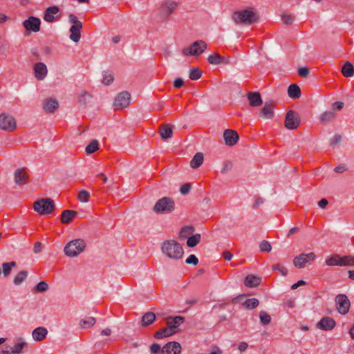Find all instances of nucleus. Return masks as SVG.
Wrapping results in <instances>:
<instances>
[{
  "label": "nucleus",
  "mask_w": 354,
  "mask_h": 354,
  "mask_svg": "<svg viewBox=\"0 0 354 354\" xmlns=\"http://www.w3.org/2000/svg\"><path fill=\"white\" fill-rule=\"evenodd\" d=\"M162 254L172 262L183 259L184 249L182 245L174 239L165 240L160 244Z\"/></svg>",
  "instance_id": "nucleus-1"
},
{
  "label": "nucleus",
  "mask_w": 354,
  "mask_h": 354,
  "mask_svg": "<svg viewBox=\"0 0 354 354\" xmlns=\"http://www.w3.org/2000/svg\"><path fill=\"white\" fill-rule=\"evenodd\" d=\"M232 20L238 24L251 25L259 19L258 13L252 8L236 11L232 15Z\"/></svg>",
  "instance_id": "nucleus-2"
},
{
  "label": "nucleus",
  "mask_w": 354,
  "mask_h": 354,
  "mask_svg": "<svg viewBox=\"0 0 354 354\" xmlns=\"http://www.w3.org/2000/svg\"><path fill=\"white\" fill-rule=\"evenodd\" d=\"M86 248V243L82 239H75L69 243L64 248V253L66 256L75 257L82 253Z\"/></svg>",
  "instance_id": "nucleus-3"
},
{
  "label": "nucleus",
  "mask_w": 354,
  "mask_h": 354,
  "mask_svg": "<svg viewBox=\"0 0 354 354\" xmlns=\"http://www.w3.org/2000/svg\"><path fill=\"white\" fill-rule=\"evenodd\" d=\"M207 48V44L203 40H197L191 45L182 49V53L185 57L201 55Z\"/></svg>",
  "instance_id": "nucleus-4"
},
{
  "label": "nucleus",
  "mask_w": 354,
  "mask_h": 354,
  "mask_svg": "<svg viewBox=\"0 0 354 354\" xmlns=\"http://www.w3.org/2000/svg\"><path fill=\"white\" fill-rule=\"evenodd\" d=\"M34 210L41 215L53 212L55 208L54 201L50 198L38 200L34 203Z\"/></svg>",
  "instance_id": "nucleus-5"
},
{
  "label": "nucleus",
  "mask_w": 354,
  "mask_h": 354,
  "mask_svg": "<svg viewBox=\"0 0 354 354\" xmlns=\"http://www.w3.org/2000/svg\"><path fill=\"white\" fill-rule=\"evenodd\" d=\"M174 210V202L171 198L159 199L153 207V211L159 214H167Z\"/></svg>",
  "instance_id": "nucleus-6"
},
{
  "label": "nucleus",
  "mask_w": 354,
  "mask_h": 354,
  "mask_svg": "<svg viewBox=\"0 0 354 354\" xmlns=\"http://www.w3.org/2000/svg\"><path fill=\"white\" fill-rule=\"evenodd\" d=\"M315 259L316 254L314 252L301 253L294 258L293 265L297 268H303L310 265Z\"/></svg>",
  "instance_id": "nucleus-7"
},
{
  "label": "nucleus",
  "mask_w": 354,
  "mask_h": 354,
  "mask_svg": "<svg viewBox=\"0 0 354 354\" xmlns=\"http://www.w3.org/2000/svg\"><path fill=\"white\" fill-rule=\"evenodd\" d=\"M300 124V115L299 114L293 111L290 110L287 112L286 115V119L284 122V125L286 128L290 130H294L297 129V127Z\"/></svg>",
  "instance_id": "nucleus-8"
},
{
  "label": "nucleus",
  "mask_w": 354,
  "mask_h": 354,
  "mask_svg": "<svg viewBox=\"0 0 354 354\" xmlns=\"http://www.w3.org/2000/svg\"><path fill=\"white\" fill-rule=\"evenodd\" d=\"M0 129L6 131H12L16 129L15 119L6 113L0 115Z\"/></svg>",
  "instance_id": "nucleus-9"
},
{
  "label": "nucleus",
  "mask_w": 354,
  "mask_h": 354,
  "mask_svg": "<svg viewBox=\"0 0 354 354\" xmlns=\"http://www.w3.org/2000/svg\"><path fill=\"white\" fill-rule=\"evenodd\" d=\"M335 302L337 311L342 315H346L348 313L351 304L347 296L343 294L338 295L335 297Z\"/></svg>",
  "instance_id": "nucleus-10"
},
{
  "label": "nucleus",
  "mask_w": 354,
  "mask_h": 354,
  "mask_svg": "<svg viewBox=\"0 0 354 354\" xmlns=\"http://www.w3.org/2000/svg\"><path fill=\"white\" fill-rule=\"evenodd\" d=\"M22 24L26 31L37 32L40 30L41 20L38 17L30 16Z\"/></svg>",
  "instance_id": "nucleus-11"
},
{
  "label": "nucleus",
  "mask_w": 354,
  "mask_h": 354,
  "mask_svg": "<svg viewBox=\"0 0 354 354\" xmlns=\"http://www.w3.org/2000/svg\"><path fill=\"white\" fill-rule=\"evenodd\" d=\"M131 95L127 91L120 93L114 101V106L116 109H123L127 107L130 104Z\"/></svg>",
  "instance_id": "nucleus-12"
},
{
  "label": "nucleus",
  "mask_w": 354,
  "mask_h": 354,
  "mask_svg": "<svg viewBox=\"0 0 354 354\" xmlns=\"http://www.w3.org/2000/svg\"><path fill=\"white\" fill-rule=\"evenodd\" d=\"M35 77L39 81L44 80L48 75V68L43 62H37L33 66Z\"/></svg>",
  "instance_id": "nucleus-13"
},
{
  "label": "nucleus",
  "mask_w": 354,
  "mask_h": 354,
  "mask_svg": "<svg viewBox=\"0 0 354 354\" xmlns=\"http://www.w3.org/2000/svg\"><path fill=\"white\" fill-rule=\"evenodd\" d=\"M178 3L174 0H164L160 7V11L165 17L171 15L176 9Z\"/></svg>",
  "instance_id": "nucleus-14"
},
{
  "label": "nucleus",
  "mask_w": 354,
  "mask_h": 354,
  "mask_svg": "<svg viewBox=\"0 0 354 354\" xmlns=\"http://www.w3.org/2000/svg\"><path fill=\"white\" fill-rule=\"evenodd\" d=\"M181 345L177 342H170L162 348V354H180Z\"/></svg>",
  "instance_id": "nucleus-15"
},
{
  "label": "nucleus",
  "mask_w": 354,
  "mask_h": 354,
  "mask_svg": "<svg viewBox=\"0 0 354 354\" xmlns=\"http://www.w3.org/2000/svg\"><path fill=\"white\" fill-rule=\"evenodd\" d=\"M166 320L167 326L176 333L179 331V326L185 322V318L181 316L168 317Z\"/></svg>",
  "instance_id": "nucleus-16"
},
{
  "label": "nucleus",
  "mask_w": 354,
  "mask_h": 354,
  "mask_svg": "<svg viewBox=\"0 0 354 354\" xmlns=\"http://www.w3.org/2000/svg\"><path fill=\"white\" fill-rule=\"evenodd\" d=\"M223 137L225 144L229 146L234 145L239 140L238 133L236 131L232 129L225 130L223 133Z\"/></svg>",
  "instance_id": "nucleus-17"
},
{
  "label": "nucleus",
  "mask_w": 354,
  "mask_h": 354,
  "mask_svg": "<svg viewBox=\"0 0 354 354\" xmlns=\"http://www.w3.org/2000/svg\"><path fill=\"white\" fill-rule=\"evenodd\" d=\"M336 325L335 320L329 317H323L317 324V328L324 330H332Z\"/></svg>",
  "instance_id": "nucleus-18"
},
{
  "label": "nucleus",
  "mask_w": 354,
  "mask_h": 354,
  "mask_svg": "<svg viewBox=\"0 0 354 354\" xmlns=\"http://www.w3.org/2000/svg\"><path fill=\"white\" fill-rule=\"evenodd\" d=\"M59 107V103L56 99L48 98L43 104L44 111L48 113H54Z\"/></svg>",
  "instance_id": "nucleus-19"
},
{
  "label": "nucleus",
  "mask_w": 354,
  "mask_h": 354,
  "mask_svg": "<svg viewBox=\"0 0 354 354\" xmlns=\"http://www.w3.org/2000/svg\"><path fill=\"white\" fill-rule=\"evenodd\" d=\"M259 116L266 120L272 119L274 117L273 104L271 102H266L259 113Z\"/></svg>",
  "instance_id": "nucleus-20"
},
{
  "label": "nucleus",
  "mask_w": 354,
  "mask_h": 354,
  "mask_svg": "<svg viewBox=\"0 0 354 354\" xmlns=\"http://www.w3.org/2000/svg\"><path fill=\"white\" fill-rule=\"evenodd\" d=\"M14 177L17 185H25L28 182V175L24 169H17L15 171Z\"/></svg>",
  "instance_id": "nucleus-21"
},
{
  "label": "nucleus",
  "mask_w": 354,
  "mask_h": 354,
  "mask_svg": "<svg viewBox=\"0 0 354 354\" xmlns=\"http://www.w3.org/2000/svg\"><path fill=\"white\" fill-rule=\"evenodd\" d=\"M59 12V8L57 6L48 7L44 12V19L46 22L52 23L55 20V15Z\"/></svg>",
  "instance_id": "nucleus-22"
},
{
  "label": "nucleus",
  "mask_w": 354,
  "mask_h": 354,
  "mask_svg": "<svg viewBox=\"0 0 354 354\" xmlns=\"http://www.w3.org/2000/svg\"><path fill=\"white\" fill-rule=\"evenodd\" d=\"M82 28V25L77 24L76 26H72L70 29V36L69 38L75 43H77L81 38V29Z\"/></svg>",
  "instance_id": "nucleus-23"
},
{
  "label": "nucleus",
  "mask_w": 354,
  "mask_h": 354,
  "mask_svg": "<svg viewBox=\"0 0 354 354\" xmlns=\"http://www.w3.org/2000/svg\"><path fill=\"white\" fill-rule=\"evenodd\" d=\"M77 215V212L75 210H64L61 214V222L63 224H68Z\"/></svg>",
  "instance_id": "nucleus-24"
},
{
  "label": "nucleus",
  "mask_w": 354,
  "mask_h": 354,
  "mask_svg": "<svg viewBox=\"0 0 354 354\" xmlns=\"http://www.w3.org/2000/svg\"><path fill=\"white\" fill-rule=\"evenodd\" d=\"M248 99L251 106H259L262 104L261 97L258 92H250Z\"/></svg>",
  "instance_id": "nucleus-25"
},
{
  "label": "nucleus",
  "mask_w": 354,
  "mask_h": 354,
  "mask_svg": "<svg viewBox=\"0 0 354 354\" xmlns=\"http://www.w3.org/2000/svg\"><path fill=\"white\" fill-rule=\"evenodd\" d=\"M261 278L253 274L248 275L245 279V286L248 288H252L258 286L261 284Z\"/></svg>",
  "instance_id": "nucleus-26"
},
{
  "label": "nucleus",
  "mask_w": 354,
  "mask_h": 354,
  "mask_svg": "<svg viewBox=\"0 0 354 354\" xmlns=\"http://www.w3.org/2000/svg\"><path fill=\"white\" fill-rule=\"evenodd\" d=\"M48 330L44 327L36 328L32 333V337L35 341L40 342L44 339L47 335Z\"/></svg>",
  "instance_id": "nucleus-27"
},
{
  "label": "nucleus",
  "mask_w": 354,
  "mask_h": 354,
  "mask_svg": "<svg viewBox=\"0 0 354 354\" xmlns=\"http://www.w3.org/2000/svg\"><path fill=\"white\" fill-rule=\"evenodd\" d=\"M341 72L345 77H351L354 75V67L350 62H346Z\"/></svg>",
  "instance_id": "nucleus-28"
},
{
  "label": "nucleus",
  "mask_w": 354,
  "mask_h": 354,
  "mask_svg": "<svg viewBox=\"0 0 354 354\" xmlns=\"http://www.w3.org/2000/svg\"><path fill=\"white\" fill-rule=\"evenodd\" d=\"M27 346L26 342L22 338L17 339V342L11 348V354H19L24 348Z\"/></svg>",
  "instance_id": "nucleus-29"
},
{
  "label": "nucleus",
  "mask_w": 354,
  "mask_h": 354,
  "mask_svg": "<svg viewBox=\"0 0 354 354\" xmlns=\"http://www.w3.org/2000/svg\"><path fill=\"white\" fill-rule=\"evenodd\" d=\"M288 94L292 99H298L301 96L300 88L297 84H290L288 89Z\"/></svg>",
  "instance_id": "nucleus-30"
},
{
  "label": "nucleus",
  "mask_w": 354,
  "mask_h": 354,
  "mask_svg": "<svg viewBox=\"0 0 354 354\" xmlns=\"http://www.w3.org/2000/svg\"><path fill=\"white\" fill-rule=\"evenodd\" d=\"M203 153H196L190 161V167L193 169L198 168L203 164Z\"/></svg>",
  "instance_id": "nucleus-31"
},
{
  "label": "nucleus",
  "mask_w": 354,
  "mask_h": 354,
  "mask_svg": "<svg viewBox=\"0 0 354 354\" xmlns=\"http://www.w3.org/2000/svg\"><path fill=\"white\" fill-rule=\"evenodd\" d=\"M174 334H175V333L167 326L166 328H161L159 330L156 331L154 333L153 337L156 339H162L166 337H169Z\"/></svg>",
  "instance_id": "nucleus-32"
},
{
  "label": "nucleus",
  "mask_w": 354,
  "mask_h": 354,
  "mask_svg": "<svg viewBox=\"0 0 354 354\" xmlns=\"http://www.w3.org/2000/svg\"><path fill=\"white\" fill-rule=\"evenodd\" d=\"M335 117L336 113L334 111H326L320 115L319 119L322 122L328 123L335 119Z\"/></svg>",
  "instance_id": "nucleus-33"
},
{
  "label": "nucleus",
  "mask_w": 354,
  "mask_h": 354,
  "mask_svg": "<svg viewBox=\"0 0 354 354\" xmlns=\"http://www.w3.org/2000/svg\"><path fill=\"white\" fill-rule=\"evenodd\" d=\"M156 319V315L152 312H148L144 314L142 317V326H147L151 324Z\"/></svg>",
  "instance_id": "nucleus-34"
},
{
  "label": "nucleus",
  "mask_w": 354,
  "mask_h": 354,
  "mask_svg": "<svg viewBox=\"0 0 354 354\" xmlns=\"http://www.w3.org/2000/svg\"><path fill=\"white\" fill-rule=\"evenodd\" d=\"M207 61L213 65H218L221 63H227L225 59L218 53H213L207 57Z\"/></svg>",
  "instance_id": "nucleus-35"
},
{
  "label": "nucleus",
  "mask_w": 354,
  "mask_h": 354,
  "mask_svg": "<svg viewBox=\"0 0 354 354\" xmlns=\"http://www.w3.org/2000/svg\"><path fill=\"white\" fill-rule=\"evenodd\" d=\"M339 266H354V257L351 255L339 256Z\"/></svg>",
  "instance_id": "nucleus-36"
},
{
  "label": "nucleus",
  "mask_w": 354,
  "mask_h": 354,
  "mask_svg": "<svg viewBox=\"0 0 354 354\" xmlns=\"http://www.w3.org/2000/svg\"><path fill=\"white\" fill-rule=\"evenodd\" d=\"M160 136L162 139H167L172 136V129L168 124L162 126L160 130Z\"/></svg>",
  "instance_id": "nucleus-37"
},
{
  "label": "nucleus",
  "mask_w": 354,
  "mask_h": 354,
  "mask_svg": "<svg viewBox=\"0 0 354 354\" xmlns=\"http://www.w3.org/2000/svg\"><path fill=\"white\" fill-rule=\"evenodd\" d=\"M259 301L256 298H251L245 299L242 304L248 310H252L258 306Z\"/></svg>",
  "instance_id": "nucleus-38"
},
{
  "label": "nucleus",
  "mask_w": 354,
  "mask_h": 354,
  "mask_svg": "<svg viewBox=\"0 0 354 354\" xmlns=\"http://www.w3.org/2000/svg\"><path fill=\"white\" fill-rule=\"evenodd\" d=\"M201 234H196L194 235L191 236L187 240V245L189 248L195 247L201 241Z\"/></svg>",
  "instance_id": "nucleus-39"
},
{
  "label": "nucleus",
  "mask_w": 354,
  "mask_h": 354,
  "mask_svg": "<svg viewBox=\"0 0 354 354\" xmlns=\"http://www.w3.org/2000/svg\"><path fill=\"white\" fill-rule=\"evenodd\" d=\"M28 272L26 271L19 272L14 278V284L15 286H19L26 279Z\"/></svg>",
  "instance_id": "nucleus-40"
},
{
  "label": "nucleus",
  "mask_w": 354,
  "mask_h": 354,
  "mask_svg": "<svg viewBox=\"0 0 354 354\" xmlns=\"http://www.w3.org/2000/svg\"><path fill=\"white\" fill-rule=\"evenodd\" d=\"M99 143L97 140H92L86 147V152L88 154L93 153L99 149Z\"/></svg>",
  "instance_id": "nucleus-41"
},
{
  "label": "nucleus",
  "mask_w": 354,
  "mask_h": 354,
  "mask_svg": "<svg viewBox=\"0 0 354 354\" xmlns=\"http://www.w3.org/2000/svg\"><path fill=\"white\" fill-rule=\"evenodd\" d=\"M16 266V263L15 261H11L8 263H4L2 265V272L4 276H8L10 274L11 272V269L12 267Z\"/></svg>",
  "instance_id": "nucleus-42"
},
{
  "label": "nucleus",
  "mask_w": 354,
  "mask_h": 354,
  "mask_svg": "<svg viewBox=\"0 0 354 354\" xmlns=\"http://www.w3.org/2000/svg\"><path fill=\"white\" fill-rule=\"evenodd\" d=\"M281 19L285 25H292L295 21V16L291 14L283 13Z\"/></svg>",
  "instance_id": "nucleus-43"
},
{
  "label": "nucleus",
  "mask_w": 354,
  "mask_h": 354,
  "mask_svg": "<svg viewBox=\"0 0 354 354\" xmlns=\"http://www.w3.org/2000/svg\"><path fill=\"white\" fill-rule=\"evenodd\" d=\"M95 323V319L92 317H86L80 322L82 328H86L93 326Z\"/></svg>",
  "instance_id": "nucleus-44"
},
{
  "label": "nucleus",
  "mask_w": 354,
  "mask_h": 354,
  "mask_svg": "<svg viewBox=\"0 0 354 354\" xmlns=\"http://www.w3.org/2000/svg\"><path fill=\"white\" fill-rule=\"evenodd\" d=\"M202 75V71L198 68H193L189 72V78L192 80H198Z\"/></svg>",
  "instance_id": "nucleus-45"
},
{
  "label": "nucleus",
  "mask_w": 354,
  "mask_h": 354,
  "mask_svg": "<svg viewBox=\"0 0 354 354\" xmlns=\"http://www.w3.org/2000/svg\"><path fill=\"white\" fill-rule=\"evenodd\" d=\"M259 319L263 325H268L271 322V317L265 311L259 313Z\"/></svg>",
  "instance_id": "nucleus-46"
},
{
  "label": "nucleus",
  "mask_w": 354,
  "mask_h": 354,
  "mask_svg": "<svg viewBox=\"0 0 354 354\" xmlns=\"http://www.w3.org/2000/svg\"><path fill=\"white\" fill-rule=\"evenodd\" d=\"M339 255L333 254L331 257L326 260V263L328 266H339Z\"/></svg>",
  "instance_id": "nucleus-47"
},
{
  "label": "nucleus",
  "mask_w": 354,
  "mask_h": 354,
  "mask_svg": "<svg viewBox=\"0 0 354 354\" xmlns=\"http://www.w3.org/2000/svg\"><path fill=\"white\" fill-rule=\"evenodd\" d=\"M113 75L111 73L104 72L103 74V79L102 82L104 85H109L113 82Z\"/></svg>",
  "instance_id": "nucleus-48"
},
{
  "label": "nucleus",
  "mask_w": 354,
  "mask_h": 354,
  "mask_svg": "<svg viewBox=\"0 0 354 354\" xmlns=\"http://www.w3.org/2000/svg\"><path fill=\"white\" fill-rule=\"evenodd\" d=\"M194 232V228L190 226L184 227L180 233V236L181 239L187 238L189 234H192Z\"/></svg>",
  "instance_id": "nucleus-49"
},
{
  "label": "nucleus",
  "mask_w": 354,
  "mask_h": 354,
  "mask_svg": "<svg viewBox=\"0 0 354 354\" xmlns=\"http://www.w3.org/2000/svg\"><path fill=\"white\" fill-rule=\"evenodd\" d=\"M90 197V193L86 190H82L79 192L78 200L82 203H86Z\"/></svg>",
  "instance_id": "nucleus-50"
},
{
  "label": "nucleus",
  "mask_w": 354,
  "mask_h": 354,
  "mask_svg": "<svg viewBox=\"0 0 354 354\" xmlns=\"http://www.w3.org/2000/svg\"><path fill=\"white\" fill-rule=\"evenodd\" d=\"M259 248L261 252H269L272 250V246L268 241H263L259 245Z\"/></svg>",
  "instance_id": "nucleus-51"
},
{
  "label": "nucleus",
  "mask_w": 354,
  "mask_h": 354,
  "mask_svg": "<svg viewBox=\"0 0 354 354\" xmlns=\"http://www.w3.org/2000/svg\"><path fill=\"white\" fill-rule=\"evenodd\" d=\"M233 167V163L230 161L225 162L223 165L222 169L221 170V174H225L228 171H230Z\"/></svg>",
  "instance_id": "nucleus-52"
},
{
  "label": "nucleus",
  "mask_w": 354,
  "mask_h": 354,
  "mask_svg": "<svg viewBox=\"0 0 354 354\" xmlns=\"http://www.w3.org/2000/svg\"><path fill=\"white\" fill-rule=\"evenodd\" d=\"M272 270L279 271L281 275L286 276L288 273V270L284 266H282L280 264H274L272 266Z\"/></svg>",
  "instance_id": "nucleus-53"
},
{
  "label": "nucleus",
  "mask_w": 354,
  "mask_h": 354,
  "mask_svg": "<svg viewBox=\"0 0 354 354\" xmlns=\"http://www.w3.org/2000/svg\"><path fill=\"white\" fill-rule=\"evenodd\" d=\"M90 98L91 96L87 92L82 91L79 96V101L82 104H86Z\"/></svg>",
  "instance_id": "nucleus-54"
},
{
  "label": "nucleus",
  "mask_w": 354,
  "mask_h": 354,
  "mask_svg": "<svg viewBox=\"0 0 354 354\" xmlns=\"http://www.w3.org/2000/svg\"><path fill=\"white\" fill-rule=\"evenodd\" d=\"M150 351L152 354H162V348L160 346L156 343L151 345Z\"/></svg>",
  "instance_id": "nucleus-55"
},
{
  "label": "nucleus",
  "mask_w": 354,
  "mask_h": 354,
  "mask_svg": "<svg viewBox=\"0 0 354 354\" xmlns=\"http://www.w3.org/2000/svg\"><path fill=\"white\" fill-rule=\"evenodd\" d=\"M185 263L189 265L196 266L198 263V259L194 254H191L187 258Z\"/></svg>",
  "instance_id": "nucleus-56"
},
{
  "label": "nucleus",
  "mask_w": 354,
  "mask_h": 354,
  "mask_svg": "<svg viewBox=\"0 0 354 354\" xmlns=\"http://www.w3.org/2000/svg\"><path fill=\"white\" fill-rule=\"evenodd\" d=\"M310 73L309 68L307 67H301L298 69V74L304 78H306Z\"/></svg>",
  "instance_id": "nucleus-57"
},
{
  "label": "nucleus",
  "mask_w": 354,
  "mask_h": 354,
  "mask_svg": "<svg viewBox=\"0 0 354 354\" xmlns=\"http://www.w3.org/2000/svg\"><path fill=\"white\" fill-rule=\"evenodd\" d=\"M68 21L71 24H73L72 26H76V25H77V24L82 25V23L77 19V17L74 14H70L68 15Z\"/></svg>",
  "instance_id": "nucleus-58"
},
{
  "label": "nucleus",
  "mask_w": 354,
  "mask_h": 354,
  "mask_svg": "<svg viewBox=\"0 0 354 354\" xmlns=\"http://www.w3.org/2000/svg\"><path fill=\"white\" fill-rule=\"evenodd\" d=\"M342 141V137L339 134L335 135L331 139H330V145L334 147L336 145L339 144Z\"/></svg>",
  "instance_id": "nucleus-59"
},
{
  "label": "nucleus",
  "mask_w": 354,
  "mask_h": 354,
  "mask_svg": "<svg viewBox=\"0 0 354 354\" xmlns=\"http://www.w3.org/2000/svg\"><path fill=\"white\" fill-rule=\"evenodd\" d=\"M191 186L189 183H185L180 187V192L181 194L185 195L189 192Z\"/></svg>",
  "instance_id": "nucleus-60"
},
{
  "label": "nucleus",
  "mask_w": 354,
  "mask_h": 354,
  "mask_svg": "<svg viewBox=\"0 0 354 354\" xmlns=\"http://www.w3.org/2000/svg\"><path fill=\"white\" fill-rule=\"evenodd\" d=\"M344 106V103L339 101L335 102L333 104V108L335 110L339 111L341 110Z\"/></svg>",
  "instance_id": "nucleus-61"
},
{
  "label": "nucleus",
  "mask_w": 354,
  "mask_h": 354,
  "mask_svg": "<svg viewBox=\"0 0 354 354\" xmlns=\"http://www.w3.org/2000/svg\"><path fill=\"white\" fill-rule=\"evenodd\" d=\"M33 251L35 254H38L41 251V243L36 242L34 245Z\"/></svg>",
  "instance_id": "nucleus-62"
},
{
  "label": "nucleus",
  "mask_w": 354,
  "mask_h": 354,
  "mask_svg": "<svg viewBox=\"0 0 354 354\" xmlns=\"http://www.w3.org/2000/svg\"><path fill=\"white\" fill-rule=\"evenodd\" d=\"M248 344L245 342H242L239 343L238 346V349L239 350L240 352H244L248 348Z\"/></svg>",
  "instance_id": "nucleus-63"
},
{
  "label": "nucleus",
  "mask_w": 354,
  "mask_h": 354,
  "mask_svg": "<svg viewBox=\"0 0 354 354\" xmlns=\"http://www.w3.org/2000/svg\"><path fill=\"white\" fill-rule=\"evenodd\" d=\"M183 80L182 78H177L174 82V86L175 88H180L183 84Z\"/></svg>",
  "instance_id": "nucleus-64"
}]
</instances>
